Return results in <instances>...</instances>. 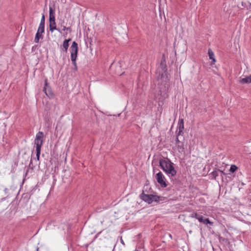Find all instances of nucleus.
<instances>
[{
  "instance_id": "1",
  "label": "nucleus",
  "mask_w": 251,
  "mask_h": 251,
  "mask_svg": "<svg viewBox=\"0 0 251 251\" xmlns=\"http://www.w3.org/2000/svg\"><path fill=\"white\" fill-rule=\"evenodd\" d=\"M159 163L160 168L169 177H173L176 175V171L174 166V164L169 159H160Z\"/></svg>"
},
{
  "instance_id": "2",
  "label": "nucleus",
  "mask_w": 251,
  "mask_h": 251,
  "mask_svg": "<svg viewBox=\"0 0 251 251\" xmlns=\"http://www.w3.org/2000/svg\"><path fill=\"white\" fill-rule=\"evenodd\" d=\"M77 53L78 45L75 41H74L71 47V58L72 63L76 70L77 69L76 60L77 56Z\"/></svg>"
},
{
  "instance_id": "3",
  "label": "nucleus",
  "mask_w": 251,
  "mask_h": 251,
  "mask_svg": "<svg viewBox=\"0 0 251 251\" xmlns=\"http://www.w3.org/2000/svg\"><path fill=\"white\" fill-rule=\"evenodd\" d=\"M159 91L158 95L160 96L158 98V100H163L167 98H168V84L167 82H164V83H161L159 87Z\"/></svg>"
},
{
  "instance_id": "4",
  "label": "nucleus",
  "mask_w": 251,
  "mask_h": 251,
  "mask_svg": "<svg viewBox=\"0 0 251 251\" xmlns=\"http://www.w3.org/2000/svg\"><path fill=\"white\" fill-rule=\"evenodd\" d=\"M44 134L42 131H39L36 135L34 140V144L36 145V150H41V147L43 145Z\"/></svg>"
},
{
  "instance_id": "5",
  "label": "nucleus",
  "mask_w": 251,
  "mask_h": 251,
  "mask_svg": "<svg viewBox=\"0 0 251 251\" xmlns=\"http://www.w3.org/2000/svg\"><path fill=\"white\" fill-rule=\"evenodd\" d=\"M140 198L148 203H151L154 201H157L159 197L153 195L145 194L143 191L140 195Z\"/></svg>"
},
{
  "instance_id": "6",
  "label": "nucleus",
  "mask_w": 251,
  "mask_h": 251,
  "mask_svg": "<svg viewBox=\"0 0 251 251\" xmlns=\"http://www.w3.org/2000/svg\"><path fill=\"white\" fill-rule=\"evenodd\" d=\"M155 178L162 187L165 188L167 186L166 179L161 172L156 174Z\"/></svg>"
},
{
  "instance_id": "7",
  "label": "nucleus",
  "mask_w": 251,
  "mask_h": 251,
  "mask_svg": "<svg viewBox=\"0 0 251 251\" xmlns=\"http://www.w3.org/2000/svg\"><path fill=\"white\" fill-rule=\"evenodd\" d=\"M43 91L46 94L47 97L49 98H52L53 97V93L51 89L48 82L47 79L45 80V85L43 88Z\"/></svg>"
},
{
  "instance_id": "8",
  "label": "nucleus",
  "mask_w": 251,
  "mask_h": 251,
  "mask_svg": "<svg viewBox=\"0 0 251 251\" xmlns=\"http://www.w3.org/2000/svg\"><path fill=\"white\" fill-rule=\"evenodd\" d=\"M49 28L50 30L52 32L54 30H56L59 32L61 33V31L59 28L56 27L55 18L49 19Z\"/></svg>"
},
{
  "instance_id": "9",
  "label": "nucleus",
  "mask_w": 251,
  "mask_h": 251,
  "mask_svg": "<svg viewBox=\"0 0 251 251\" xmlns=\"http://www.w3.org/2000/svg\"><path fill=\"white\" fill-rule=\"evenodd\" d=\"M71 40V39H66L63 42L62 48L61 47V49L65 53L67 52L69 46V42Z\"/></svg>"
},
{
  "instance_id": "10",
  "label": "nucleus",
  "mask_w": 251,
  "mask_h": 251,
  "mask_svg": "<svg viewBox=\"0 0 251 251\" xmlns=\"http://www.w3.org/2000/svg\"><path fill=\"white\" fill-rule=\"evenodd\" d=\"M240 83L241 84L251 83V75L248 76L247 77L241 79L240 80Z\"/></svg>"
},
{
  "instance_id": "11",
  "label": "nucleus",
  "mask_w": 251,
  "mask_h": 251,
  "mask_svg": "<svg viewBox=\"0 0 251 251\" xmlns=\"http://www.w3.org/2000/svg\"><path fill=\"white\" fill-rule=\"evenodd\" d=\"M49 19H55V11L51 6L49 8Z\"/></svg>"
},
{
  "instance_id": "12",
  "label": "nucleus",
  "mask_w": 251,
  "mask_h": 251,
  "mask_svg": "<svg viewBox=\"0 0 251 251\" xmlns=\"http://www.w3.org/2000/svg\"><path fill=\"white\" fill-rule=\"evenodd\" d=\"M43 34H41V33L37 32L36 35H35V39H34V42L36 43H38L39 42V39H43Z\"/></svg>"
},
{
  "instance_id": "13",
  "label": "nucleus",
  "mask_w": 251,
  "mask_h": 251,
  "mask_svg": "<svg viewBox=\"0 0 251 251\" xmlns=\"http://www.w3.org/2000/svg\"><path fill=\"white\" fill-rule=\"evenodd\" d=\"M179 124V133L182 132V130L184 129V122L182 119L179 120L178 122Z\"/></svg>"
},
{
  "instance_id": "14",
  "label": "nucleus",
  "mask_w": 251,
  "mask_h": 251,
  "mask_svg": "<svg viewBox=\"0 0 251 251\" xmlns=\"http://www.w3.org/2000/svg\"><path fill=\"white\" fill-rule=\"evenodd\" d=\"M208 54L209 57V58L212 60L213 62H215V59L214 58V53L212 51L211 49L208 50Z\"/></svg>"
},
{
  "instance_id": "15",
  "label": "nucleus",
  "mask_w": 251,
  "mask_h": 251,
  "mask_svg": "<svg viewBox=\"0 0 251 251\" xmlns=\"http://www.w3.org/2000/svg\"><path fill=\"white\" fill-rule=\"evenodd\" d=\"M37 32L41 34H43L45 32V25H39Z\"/></svg>"
},
{
  "instance_id": "16",
  "label": "nucleus",
  "mask_w": 251,
  "mask_h": 251,
  "mask_svg": "<svg viewBox=\"0 0 251 251\" xmlns=\"http://www.w3.org/2000/svg\"><path fill=\"white\" fill-rule=\"evenodd\" d=\"M237 170V167L234 165L231 166L229 171L231 173H234Z\"/></svg>"
},
{
  "instance_id": "17",
  "label": "nucleus",
  "mask_w": 251,
  "mask_h": 251,
  "mask_svg": "<svg viewBox=\"0 0 251 251\" xmlns=\"http://www.w3.org/2000/svg\"><path fill=\"white\" fill-rule=\"evenodd\" d=\"M200 222L202 223L205 225L209 224L210 225H213V223L211 221H199Z\"/></svg>"
},
{
  "instance_id": "18",
  "label": "nucleus",
  "mask_w": 251,
  "mask_h": 251,
  "mask_svg": "<svg viewBox=\"0 0 251 251\" xmlns=\"http://www.w3.org/2000/svg\"><path fill=\"white\" fill-rule=\"evenodd\" d=\"M45 25V17L44 14L42 15V18L40 21V25Z\"/></svg>"
},
{
  "instance_id": "19",
  "label": "nucleus",
  "mask_w": 251,
  "mask_h": 251,
  "mask_svg": "<svg viewBox=\"0 0 251 251\" xmlns=\"http://www.w3.org/2000/svg\"><path fill=\"white\" fill-rule=\"evenodd\" d=\"M36 157H37V159L38 160H39L40 155V153H41V150H36Z\"/></svg>"
},
{
  "instance_id": "20",
  "label": "nucleus",
  "mask_w": 251,
  "mask_h": 251,
  "mask_svg": "<svg viewBox=\"0 0 251 251\" xmlns=\"http://www.w3.org/2000/svg\"><path fill=\"white\" fill-rule=\"evenodd\" d=\"M100 233V232L98 233L97 234L95 235V236H94V240H95L98 237V236L99 235V234Z\"/></svg>"
},
{
  "instance_id": "21",
  "label": "nucleus",
  "mask_w": 251,
  "mask_h": 251,
  "mask_svg": "<svg viewBox=\"0 0 251 251\" xmlns=\"http://www.w3.org/2000/svg\"><path fill=\"white\" fill-rule=\"evenodd\" d=\"M70 27H64V31L65 30H70Z\"/></svg>"
},
{
  "instance_id": "22",
  "label": "nucleus",
  "mask_w": 251,
  "mask_h": 251,
  "mask_svg": "<svg viewBox=\"0 0 251 251\" xmlns=\"http://www.w3.org/2000/svg\"><path fill=\"white\" fill-rule=\"evenodd\" d=\"M196 218H197L198 220H203L202 217H197V214L196 215ZM205 220H208V219H205Z\"/></svg>"
},
{
  "instance_id": "23",
  "label": "nucleus",
  "mask_w": 251,
  "mask_h": 251,
  "mask_svg": "<svg viewBox=\"0 0 251 251\" xmlns=\"http://www.w3.org/2000/svg\"><path fill=\"white\" fill-rule=\"evenodd\" d=\"M120 242L123 245H125V243L122 239V237H121Z\"/></svg>"
},
{
  "instance_id": "24",
  "label": "nucleus",
  "mask_w": 251,
  "mask_h": 251,
  "mask_svg": "<svg viewBox=\"0 0 251 251\" xmlns=\"http://www.w3.org/2000/svg\"><path fill=\"white\" fill-rule=\"evenodd\" d=\"M4 191L5 193L6 194H8V193L9 190H8V189H7V188H5V189H4Z\"/></svg>"
},
{
  "instance_id": "25",
  "label": "nucleus",
  "mask_w": 251,
  "mask_h": 251,
  "mask_svg": "<svg viewBox=\"0 0 251 251\" xmlns=\"http://www.w3.org/2000/svg\"><path fill=\"white\" fill-rule=\"evenodd\" d=\"M61 26L62 28V30L64 31V27H66L65 25H63L62 24L61 25Z\"/></svg>"
},
{
  "instance_id": "26",
  "label": "nucleus",
  "mask_w": 251,
  "mask_h": 251,
  "mask_svg": "<svg viewBox=\"0 0 251 251\" xmlns=\"http://www.w3.org/2000/svg\"><path fill=\"white\" fill-rule=\"evenodd\" d=\"M66 226H67V229H70V228H71V227H70V226L69 225H66Z\"/></svg>"
},
{
  "instance_id": "27",
  "label": "nucleus",
  "mask_w": 251,
  "mask_h": 251,
  "mask_svg": "<svg viewBox=\"0 0 251 251\" xmlns=\"http://www.w3.org/2000/svg\"><path fill=\"white\" fill-rule=\"evenodd\" d=\"M168 235H169V236L171 239L172 238V235H171V234H170V233H169V234H168Z\"/></svg>"
},
{
  "instance_id": "28",
  "label": "nucleus",
  "mask_w": 251,
  "mask_h": 251,
  "mask_svg": "<svg viewBox=\"0 0 251 251\" xmlns=\"http://www.w3.org/2000/svg\"><path fill=\"white\" fill-rule=\"evenodd\" d=\"M176 142H179V140H178V139L177 137L176 139Z\"/></svg>"
},
{
  "instance_id": "29",
  "label": "nucleus",
  "mask_w": 251,
  "mask_h": 251,
  "mask_svg": "<svg viewBox=\"0 0 251 251\" xmlns=\"http://www.w3.org/2000/svg\"><path fill=\"white\" fill-rule=\"evenodd\" d=\"M36 251H39V248H36Z\"/></svg>"
},
{
  "instance_id": "30",
  "label": "nucleus",
  "mask_w": 251,
  "mask_h": 251,
  "mask_svg": "<svg viewBox=\"0 0 251 251\" xmlns=\"http://www.w3.org/2000/svg\"><path fill=\"white\" fill-rule=\"evenodd\" d=\"M135 251H138L137 250H135Z\"/></svg>"
},
{
  "instance_id": "31",
  "label": "nucleus",
  "mask_w": 251,
  "mask_h": 251,
  "mask_svg": "<svg viewBox=\"0 0 251 251\" xmlns=\"http://www.w3.org/2000/svg\"><path fill=\"white\" fill-rule=\"evenodd\" d=\"M251 224V223H250Z\"/></svg>"
}]
</instances>
